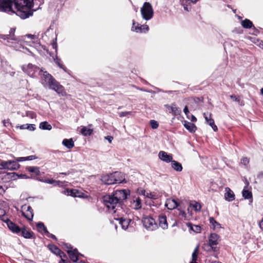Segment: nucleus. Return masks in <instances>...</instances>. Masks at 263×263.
<instances>
[{
    "label": "nucleus",
    "instance_id": "nucleus-1",
    "mask_svg": "<svg viewBox=\"0 0 263 263\" xmlns=\"http://www.w3.org/2000/svg\"><path fill=\"white\" fill-rule=\"evenodd\" d=\"M14 9L12 7L13 3L11 0H1L0 11L10 14L15 13L22 19L32 15V0H14Z\"/></svg>",
    "mask_w": 263,
    "mask_h": 263
},
{
    "label": "nucleus",
    "instance_id": "nucleus-2",
    "mask_svg": "<svg viewBox=\"0 0 263 263\" xmlns=\"http://www.w3.org/2000/svg\"><path fill=\"white\" fill-rule=\"evenodd\" d=\"M127 193L125 190H117L112 194L103 197V202L110 212L114 213L121 210V203L127 198Z\"/></svg>",
    "mask_w": 263,
    "mask_h": 263
},
{
    "label": "nucleus",
    "instance_id": "nucleus-3",
    "mask_svg": "<svg viewBox=\"0 0 263 263\" xmlns=\"http://www.w3.org/2000/svg\"><path fill=\"white\" fill-rule=\"evenodd\" d=\"M39 75L41 77L42 84L44 87H48L50 89L53 90L62 96H65L66 95L64 87L57 81L47 71H44L42 68L40 69Z\"/></svg>",
    "mask_w": 263,
    "mask_h": 263
},
{
    "label": "nucleus",
    "instance_id": "nucleus-4",
    "mask_svg": "<svg viewBox=\"0 0 263 263\" xmlns=\"http://www.w3.org/2000/svg\"><path fill=\"white\" fill-rule=\"evenodd\" d=\"M3 220L7 223L8 228L13 233L20 234V235L27 239H30L33 237V233L30 231L23 228L21 229L18 226L11 221L9 219Z\"/></svg>",
    "mask_w": 263,
    "mask_h": 263
},
{
    "label": "nucleus",
    "instance_id": "nucleus-5",
    "mask_svg": "<svg viewBox=\"0 0 263 263\" xmlns=\"http://www.w3.org/2000/svg\"><path fill=\"white\" fill-rule=\"evenodd\" d=\"M141 13L142 18L146 20H150L154 15V10L152 5L148 2H145L141 8Z\"/></svg>",
    "mask_w": 263,
    "mask_h": 263
},
{
    "label": "nucleus",
    "instance_id": "nucleus-6",
    "mask_svg": "<svg viewBox=\"0 0 263 263\" xmlns=\"http://www.w3.org/2000/svg\"><path fill=\"white\" fill-rule=\"evenodd\" d=\"M4 39L7 40L8 43L12 44V46L16 50H19L21 48L20 40L15 36L14 29H11L9 34L5 35Z\"/></svg>",
    "mask_w": 263,
    "mask_h": 263
},
{
    "label": "nucleus",
    "instance_id": "nucleus-7",
    "mask_svg": "<svg viewBox=\"0 0 263 263\" xmlns=\"http://www.w3.org/2000/svg\"><path fill=\"white\" fill-rule=\"evenodd\" d=\"M22 70L30 77L34 78L35 73L40 69L39 67L32 64L29 63L22 66Z\"/></svg>",
    "mask_w": 263,
    "mask_h": 263
},
{
    "label": "nucleus",
    "instance_id": "nucleus-8",
    "mask_svg": "<svg viewBox=\"0 0 263 263\" xmlns=\"http://www.w3.org/2000/svg\"><path fill=\"white\" fill-rule=\"evenodd\" d=\"M143 226L148 231H154L157 229L158 226L155 219L151 217H144L142 220Z\"/></svg>",
    "mask_w": 263,
    "mask_h": 263
},
{
    "label": "nucleus",
    "instance_id": "nucleus-9",
    "mask_svg": "<svg viewBox=\"0 0 263 263\" xmlns=\"http://www.w3.org/2000/svg\"><path fill=\"white\" fill-rule=\"evenodd\" d=\"M19 167V164L15 160L1 161L0 163L1 169L14 170L18 168Z\"/></svg>",
    "mask_w": 263,
    "mask_h": 263
},
{
    "label": "nucleus",
    "instance_id": "nucleus-10",
    "mask_svg": "<svg viewBox=\"0 0 263 263\" xmlns=\"http://www.w3.org/2000/svg\"><path fill=\"white\" fill-rule=\"evenodd\" d=\"M21 212L23 215L28 220L31 221L33 217V210L32 208L28 205L24 204L22 206Z\"/></svg>",
    "mask_w": 263,
    "mask_h": 263
},
{
    "label": "nucleus",
    "instance_id": "nucleus-11",
    "mask_svg": "<svg viewBox=\"0 0 263 263\" xmlns=\"http://www.w3.org/2000/svg\"><path fill=\"white\" fill-rule=\"evenodd\" d=\"M66 246V248L68 249L67 253L68 254L69 258L72 261L77 262L78 260V256H83L82 254L78 252L77 249H72V248L68 247L67 244Z\"/></svg>",
    "mask_w": 263,
    "mask_h": 263
},
{
    "label": "nucleus",
    "instance_id": "nucleus-12",
    "mask_svg": "<svg viewBox=\"0 0 263 263\" xmlns=\"http://www.w3.org/2000/svg\"><path fill=\"white\" fill-rule=\"evenodd\" d=\"M219 238V236L218 235L215 233L211 234L209 239V246H208V247H210L214 251H215L216 248L214 246L218 244Z\"/></svg>",
    "mask_w": 263,
    "mask_h": 263
},
{
    "label": "nucleus",
    "instance_id": "nucleus-13",
    "mask_svg": "<svg viewBox=\"0 0 263 263\" xmlns=\"http://www.w3.org/2000/svg\"><path fill=\"white\" fill-rule=\"evenodd\" d=\"M136 22L133 21V26L132 27V30L138 33L146 32L148 30V26L147 25H143L139 26V24L136 25Z\"/></svg>",
    "mask_w": 263,
    "mask_h": 263
},
{
    "label": "nucleus",
    "instance_id": "nucleus-14",
    "mask_svg": "<svg viewBox=\"0 0 263 263\" xmlns=\"http://www.w3.org/2000/svg\"><path fill=\"white\" fill-rule=\"evenodd\" d=\"M159 158L166 163L171 162L173 160L172 154H168L164 151H160L158 154Z\"/></svg>",
    "mask_w": 263,
    "mask_h": 263
},
{
    "label": "nucleus",
    "instance_id": "nucleus-15",
    "mask_svg": "<svg viewBox=\"0 0 263 263\" xmlns=\"http://www.w3.org/2000/svg\"><path fill=\"white\" fill-rule=\"evenodd\" d=\"M115 219L119 221V223L121 224L123 230H126L128 228L131 220L129 218H124L122 217L115 218Z\"/></svg>",
    "mask_w": 263,
    "mask_h": 263
},
{
    "label": "nucleus",
    "instance_id": "nucleus-16",
    "mask_svg": "<svg viewBox=\"0 0 263 263\" xmlns=\"http://www.w3.org/2000/svg\"><path fill=\"white\" fill-rule=\"evenodd\" d=\"M102 182L106 184L110 185L115 184V179L113 174H106L102 177Z\"/></svg>",
    "mask_w": 263,
    "mask_h": 263
},
{
    "label": "nucleus",
    "instance_id": "nucleus-17",
    "mask_svg": "<svg viewBox=\"0 0 263 263\" xmlns=\"http://www.w3.org/2000/svg\"><path fill=\"white\" fill-rule=\"evenodd\" d=\"M48 248L51 251H52L54 254L59 255L61 258L66 257V254L60 250L56 246L54 245H49Z\"/></svg>",
    "mask_w": 263,
    "mask_h": 263
},
{
    "label": "nucleus",
    "instance_id": "nucleus-18",
    "mask_svg": "<svg viewBox=\"0 0 263 263\" xmlns=\"http://www.w3.org/2000/svg\"><path fill=\"white\" fill-rule=\"evenodd\" d=\"M224 199L229 202L235 199V194L229 187L225 188Z\"/></svg>",
    "mask_w": 263,
    "mask_h": 263
},
{
    "label": "nucleus",
    "instance_id": "nucleus-19",
    "mask_svg": "<svg viewBox=\"0 0 263 263\" xmlns=\"http://www.w3.org/2000/svg\"><path fill=\"white\" fill-rule=\"evenodd\" d=\"M52 35V43L51 45L53 48V49H54L55 50V51H57L58 48V45L57 43L56 42L57 41V35L53 32L52 30H48L45 33V36H47L48 35Z\"/></svg>",
    "mask_w": 263,
    "mask_h": 263
},
{
    "label": "nucleus",
    "instance_id": "nucleus-20",
    "mask_svg": "<svg viewBox=\"0 0 263 263\" xmlns=\"http://www.w3.org/2000/svg\"><path fill=\"white\" fill-rule=\"evenodd\" d=\"M165 205L168 210H173L177 208L179 204L174 199L169 198L166 200Z\"/></svg>",
    "mask_w": 263,
    "mask_h": 263
},
{
    "label": "nucleus",
    "instance_id": "nucleus-21",
    "mask_svg": "<svg viewBox=\"0 0 263 263\" xmlns=\"http://www.w3.org/2000/svg\"><path fill=\"white\" fill-rule=\"evenodd\" d=\"M131 207L136 210H138L142 207L141 200L139 197H135L131 201Z\"/></svg>",
    "mask_w": 263,
    "mask_h": 263
},
{
    "label": "nucleus",
    "instance_id": "nucleus-22",
    "mask_svg": "<svg viewBox=\"0 0 263 263\" xmlns=\"http://www.w3.org/2000/svg\"><path fill=\"white\" fill-rule=\"evenodd\" d=\"M92 124H89L88 126H82L80 133L84 136H90L93 132V129L91 128Z\"/></svg>",
    "mask_w": 263,
    "mask_h": 263
},
{
    "label": "nucleus",
    "instance_id": "nucleus-23",
    "mask_svg": "<svg viewBox=\"0 0 263 263\" xmlns=\"http://www.w3.org/2000/svg\"><path fill=\"white\" fill-rule=\"evenodd\" d=\"M113 174L115 183H120L124 182L125 178L121 172H116Z\"/></svg>",
    "mask_w": 263,
    "mask_h": 263
},
{
    "label": "nucleus",
    "instance_id": "nucleus-24",
    "mask_svg": "<svg viewBox=\"0 0 263 263\" xmlns=\"http://www.w3.org/2000/svg\"><path fill=\"white\" fill-rule=\"evenodd\" d=\"M165 106L170 110V112L175 116L179 115L181 113V110L176 106L175 104H172L171 106L166 105Z\"/></svg>",
    "mask_w": 263,
    "mask_h": 263
},
{
    "label": "nucleus",
    "instance_id": "nucleus-25",
    "mask_svg": "<svg viewBox=\"0 0 263 263\" xmlns=\"http://www.w3.org/2000/svg\"><path fill=\"white\" fill-rule=\"evenodd\" d=\"M159 226L163 229H167L168 225L166 220V217L165 215H162L159 217Z\"/></svg>",
    "mask_w": 263,
    "mask_h": 263
},
{
    "label": "nucleus",
    "instance_id": "nucleus-26",
    "mask_svg": "<svg viewBox=\"0 0 263 263\" xmlns=\"http://www.w3.org/2000/svg\"><path fill=\"white\" fill-rule=\"evenodd\" d=\"M182 6L184 7V9L187 11H189L191 10V7L189 6L192 3H195L198 0H180Z\"/></svg>",
    "mask_w": 263,
    "mask_h": 263
},
{
    "label": "nucleus",
    "instance_id": "nucleus-27",
    "mask_svg": "<svg viewBox=\"0 0 263 263\" xmlns=\"http://www.w3.org/2000/svg\"><path fill=\"white\" fill-rule=\"evenodd\" d=\"M183 125L185 128L191 133H194L197 129V127L195 125L190 122L185 121H184Z\"/></svg>",
    "mask_w": 263,
    "mask_h": 263
},
{
    "label": "nucleus",
    "instance_id": "nucleus-28",
    "mask_svg": "<svg viewBox=\"0 0 263 263\" xmlns=\"http://www.w3.org/2000/svg\"><path fill=\"white\" fill-rule=\"evenodd\" d=\"M62 144L68 149H71L74 145V142L72 138L64 139L62 141Z\"/></svg>",
    "mask_w": 263,
    "mask_h": 263
},
{
    "label": "nucleus",
    "instance_id": "nucleus-29",
    "mask_svg": "<svg viewBox=\"0 0 263 263\" xmlns=\"http://www.w3.org/2000/svg\"><path fill=\"white\" fill-rule=\"evenodd\" d=\"M171 165L172 168L177 172H181L182 170L181 164L176 161L172 160Z\"/></svg>",
    "mask_w": 263,
    "mask_h": 263
},
{
    "label": "nucleus",
    "instance_id": "nucleus-30",
    "mask_svg": "<svg viewBox=\"0 0 263 263\" xmlns=\"http://www.w3.org/2000/svg\"><path fill=\"white\" fill-rule=\"evenodd\" d=\"M40 128L43 130H50L52 129L51 125L49 124L47 121L42 122L40 124Z\"/></svg>",
    "mask_w": 263,
    "mask_h": 263
},
{
    "label": "nucleus",
    "instance_id": "nucleus-31",
    "mask_svg": "<svg viewBox=\"0 0 263 263\" xmlns=\"http://www.w3.org/2000/svg\"><path fill=\"white\" fill-rule=\"evenodd\" d=\"M187 226L191 230L196 232L199 233L201 231V227L198 225H193L191 223H187Z\"/></svg>",
    "mask_w": 263,
    "mask_h": 263
},
{
    "label": "nucleus",
    "instance_id": "nucleus-32",
    "mask_svg": "<svg viewBox=\"0 0 263 263\" xmlns=\"http://www.w3.org/2000/svg\"><path fill=\"white\" fill-rule=\"evenodd\" d=\"M209 221L214 229H220L221 228V224L216 221L213 217H211L209 219Z\"/></svg>",
    "mask_w": 263,
    "mask_h": 263
},
{
    "label": "nucleus",
    "instance_id": "nucleus-33",
    "mask_svg": "<svg viewBox=\"0 0 263 263\" xmlns=\"http://www.w3.org/2000/svg\"><path fill=\"white\" fill-rule=\"evenodd\" d=\"M241 25L245 28H251L253 26V23L248 19H245L241 21Z\"/></svg>",
    "mask_w": 263,
    "mask_h": 263
},
{
    "label": "nucleus",
    "instance_id": "nucleus-34",
    "mask_svg": "<svg viewBox=\"0 0 263 263\" xmlns=\"http://www.w3.org/2000/svg\"><path fill=\"white\" fill-rule=\"evenodd\" d=\"M242 196L245 199H251L252 198V194L251 191L246 190L244 189L242 192Z\"/></svg>",
    "mask_w": 263,
    "mask_h": 263
},
{
    "label": "nucleus",
    "instance_id": "nucleus-35",
    "mask_svg": "<svg viewBox=\"0 0 263 263\" xmlns=\"http://www.w3.org/2000/svg\"><path fill=\"white\" fill-rule=\"evenodd\" d=\"M36 227L39 231L42 232L43 231L45 233H49V232L47 231V229L45 227L44 224L42 222H39L36 224Z\"/></svg>",
    "mask_w": 263,
    "mask_h": 263
},
{
    "label": "nucleus",
    "instance_id": "nucleus-36",
    "mask_svg": "<svg viewBox=\"0 0 263 263\" xmlns=\"http://www.w3.org/2000/svg\"><path fill=\"white\" fill-rule=\"evenodd\" d=\"M27 170L31 173H33L36 175H39L40 169L39 167L36 166H29L27 167Z\"/></svg>",
    "mask_w": 263,
    "mask_h": 263
},
{
    "label": "nucleus",
    "instance_id": "nucleus-37",
    "mask_svg": "<svg viewBox=\"0 0 263 263\" xmlns=\"http://www.w3.org/2000/svg\"><path fill=\"white\" fill-rule=\"evenodd\" d=\"M190 206L192 207L196 211H199L201 210V205L197 202L194 201L190 204Z\"/></svg>",
    "mask_w": 263,
    "mask_h": 263
},
{
    "label": "nucleus",
    "instance_id": "nucleus-38",
    "mask_svg": "<svg viewBox=\"0 0 263 263\" xmlns=\"http://www.w3.org/2000/svg\"><path fill=\"white\" fill-rule=\"evenodd\" d=\"M54 62L60 68L63 69L64 71H66L65 67L63 64L61 63V60L59 59L57 57L54 58Z\"/></svg>",
    "mask_w": 263,
    "mask_h": 263
},
{
    "label": "nucleus",
    "instance_id": "nucleus-39",
    "mask_svg": "<svg viewBox=\"0 0 263 263\" xmlns=\"http://www.w3.org/2000/svg\"><path fill=\"white\" fill-rule=\"evenodd\" d=\"M146 197H147L148 198H151L152 199H156L158 198V195H157L156 193H152V192H147Z\"/></svg>",
    "mask_w": 263,
    "mask_h": 263
},
{
    "label": "nucleus",
    "instance_id": "nucleus-40",
    "mask_svg": "<svg viewBox=\"0 0 263 263\" xmlns=\"http://www.w3.org/2000/svg\"><path fill=\"white\" fill-rule=\"evenodd\" d=\"M210 126H211V127L212 128V129L215 131H217L218 128H217V126L214 123V120L212 119H210L209 122L207 123Z\"/></svg>",
    "mask_w": 263,
    "mask_h": 263
},
{
    "label": "nucleus",
    "instance_id": "nucleus-41",
    "mask_svg": "<svg viewBox=\"0 0 263 263\" xmlns=\"http://www.w3.org/2000/svg\"><path fill=\"white\" fill-rule=\"evenodd\" d=\"M150 124L152 126V128L153 129L157 128L159 126L158 122L154 120H151Z\"/></svg>",
    "mask_w": 263,
    "mask_h": 263
},
{
    "label": "nucleus",
    "instance_id": "nucleus-42",
    "mask_svg": "<svg viewBox=\"0 0 263 263\" xmlns=\"http://www.w3.org/2000/svg\"><path fill=\"white\" fill-rule=\"evenodd\" d=\"M203 116L206 121V123H208L209 122L210 119H212V118H211V114H210V113L204 112L203 114Z\"/></svg>",
    "mask_w": 263,
    "mask_h": 263
},
{
    "label": "nucleus",
    "instance_id": "nucleus-43",
    "mask_svg": "<svg viewBox=\"0 0 263 263\" xmlns=\"http://www.w3.org/2000/svg\"><path fill=\"white\" fill-rule=\"evenodd\" d=\"M26 116L31 119H34L36 117V114L32 111H28L26 112Z\"/></svg>",
    "mask_w": 263,
    "mask_h": 263
},
{
    "label": "nucleus",
    "instance_id": "nucleus-44",
    "mask_svg": "<svg viewBox=\"0 0 263 263\" xmlns=\"http://www.w3.org/2000/svg\"><path fill=\"white\" fill-rule=\"evenodd\" d=\"M249 162V159L247 157H243L241 159V163L245 165H247Z\"/></svg>",
    "mask_w": 263,
    "mask_h": 263
},
{
    "label": "nucleus",
    "instance_id": "nucleus-45",
    "mask_svg": "<svg viewBox=\"0 0 263 263\" xmlns=\"http://www.w3.org/2000/svg\"><path fill=\"white\" fill-rule=\"evenodd\" d=\"M119 115L120 117H123L124 116L132 115V112H130V111L120 112L119 113Z\"/></svg>",
    "mask_w": 263,
    "mask_h": 263
},
{
    "label": "nucleus",
    "instance_id": "nucleus-46",
    "mask_svg": "<svg viewBox=\"0 0 263 263\" xmlns=\"http://www.w3.org/2000/svg\"><path fill=\"white\" fill-rule=\"evenodd\" d=\"M27 129L30 130V131H33L35 129V125L34 124H27Z\"/></svg>",
    "mask_w": 263,
    "mask_h": 263
},
{
    "label": "nucleus",
    "instance_id": "nucleus-47",
    "mask_svg": "<svg viewBox=\"0 0 263 263\" xmlns=\"http://www.w3.org/2000/svg\"><path fill=\"white\" fill-rule=\"evenodd\" d=\"M183 111H184V114H185V115L186 116L187 118L188 119H190L189 110V109H188V107L187 106H185V107L184 108Z\"/></svg>",
    "mask_w": 263,
    "mask_h": 263
},
{
    "label": "nucleus",
    "instance_id": "nucleus-48",
    "mask_svg": "<svg viewBox=\"0 0 263 263\" xmlns=\"http://www.w3.org/2000/svg\"><path fill=\"white\" fill-rule=\"evenodd\" d=\"M138 194L139 195H143L145 197H146V195L147 192L145 190H142V189L141 190H138Z\"/></svg>",
    "mask_w": 263,
    "mask_h": 263
},
{
    "label": "nucleus",
    "instance_id": "nucleus-49",
    "mask_svg": "<svg viewBox=\"0 0 263 263\" xmlns=\"http://www.w3.org/2000/svg\"><path fill=\"white\" fill-rule=\"evenodd\" d=\"M17 163L18 162H21V161H27L26 160V157H18V158H17L16 159V160H15Z\"/></svg>",
    "mask_w": 263,
    "mask_h": 263
},
{
    "label": "nucleus",
    "instance_id": "nucleus-50",
    "mask_svg": "<svg viewBox=\"0 0 263 263\" xmlns=\"http://www.w3.org/2000/svg\"><path fill=\"white\" fill-rule=\"evenodd\" d=\"M44 182L48 183V184H54V182H55V180L53 179H47L44 181Z\"/></svg>",
    "mask_w": 263,
    "mask_h": 263
},
{
    "label": "nucleus",
    "instance_id": "nucleus-51",
    "mask_svg": "<svg viewBox=\"0 0 263 263\" xmlns=\"http://www.w3.org/2000/svg\"><path fill=\"white\" fill-rule=\"evenodd\" d=\"M5 211L0 206V218L5 216Z\"/></svg>",
    "mask_w": 263,
    "mask_h": 263
},
{
    "label": "nucleus",
    "instance_id": "nucleus-52",
    "mask_svg": "<svg viewBox=\"0 0 263 263\" xmlns=\"http://www.w3.org/2000/svg\"><path fill=\"white\" fill-rule=\"evenodd\" d=\"M178 210H179V216H181L182 217L185 218L186 215L185 212L182 210H180V209H178Z\"/></svg>",
    "mask_w": 263,
    "mask_h": 263
},
{
    "label": "nucleus",
    "instance_id": "nucleus-53",
    "mask_svg": "<svg viewBox=\"0 0 263 263\" xmlns=\"http://www.w3.org/2000/svg\"><path fill=\"white\" fill-rule=\"evenodd\" d=\"M35 159V156L31 155L28 157H26L27 160H32Z\"/></svg>",
    "mask_w": 263,
    "mask_h": 263
},
{
    "label": "nucleus",
    "instance_id": "nucleus-54",
    "mask_svg": "<svg viewBox=\"0 0 263 263\" xmlns=\"http://www.w3.org/2000/svg\"><path fill=\"white\" fill-rule=\"evenodd\" d=\"M45 234L47 235V236H48L51 238L57 239L56 237L53 234H50L49 232V233H45Z\"/></svg>",
    "mask_w": 263,
    "mask_h": 263
},
{
    "label": "nucleus",
    "instance_id": "nucleus-55",
    "mask_svg": "<svg viewBox=\"0 0 263 263\" xmlns=\"http://www.w3.org/2000/svg\"><path fill=\"white\" fill-rule=\"evenodd\" d=\"M77 192L76 190H71L70 191V195L71 196H76V192Z\"/></svg>",
    "mask_w": 263,
    "mask_h": 263
},
{
    "label": "nucleus",
    "instance_id": "nucleus-56",
    "mask_svg": "<svg viewBox=\"0 0 263 263\" xmlns=\"http://www.w3.org/2000/svg\"><path fill=\"white\" fill-rule=\"evenodd\" d=\"M105 139H107L109 143H111L113 139V137L111 136H108L105 137Z\"/></svg>",
    "mask_w": 263,
    "mask_h": 263
},
{
    "label": "nucleus",
    "instance_id": "nucleus-57",
    "mask_svg": "<svg viewBox=\"0 0 263 263\" xmlns=\"http://www.w3.org/2000/svg\"><path fill=\"white\" fill-rule=\"evenodd\" d=\"M26 36L28 37H29V38H30L31 39H36V36L35 35H32V34H29L26 35Z\"/></svg>",
    "mask_w": 263,
    "mask_h": 263
},
{
    "label": "nucleus",
    "instance_id": "nucleus-58",
    "mask_svg": "<svg viewBox=\"0 0 263 263\" xmlns=\"http://www.w3.org/2000/svg\"><path fill=\"white\" fill-rule=\"evenodd\" d=\"M27 124H25L20 126L19 127L21 129H27Z\"/></svg>",
    "mask_w": 263,
    "mask_h": 263
},
{
    "label": "nucleus",
    "instance_id": "nucleus-59",
    "mask_svg": "<svg viewBox=\"0 0 263 263\" xmlns=\"http://www.w3.org/2000/svg\"><path fill=\"white\" fill-rule=\"evenodd\" d=\"M259 228L263 230V218L262 220L259 222Z\"/></svg>",
    "mask_w": 263,
    "mask_h": 263
},
{
    "label": "nucleus",
    "instance_id": "nucleus-60",
    "mask_svg": "<svg viewBox=\"0 0 263 263\" xmlns=\"http://www.w3.org/2000/svg\"><path fill=\"white\" fill-rule=\"evenodd\" d=\"M189 119H191V120L193 122H195L197 120L196 117L194 115H191V118Z\"/></svg>",
    "mask_w": 263,
    "mask_h": 263
},
{
    "label": "nucleus",
    "instance_id": "nucleus-61",
    "mask_svg": "<svg viewBox=\"0 0 263 263\" xmlns=\"http://www.w3.org/2000/svg\"><path fill=\"white\" fill-rule=\"evenodd\" d=\"M59 263H70L69 261H68L63 258V257L61 258V260L60 261Z\"/></svg>",
    "mask_w": 263,
    "mask_h": 263
},
{
    "label": "nucleus",
    "instance_id": "nucleus-62",
    "mask_svg": "<svg viewBox=\"0 0 263 263\" xmlns=\"http://www.w3.org/2000/svg\"><path fill=\"white\" fill-rule=\"evenodd\" d=\"M231 98L233 99L235 101H239V100L234 95L231 96Z\"/></svg>",
    "mask_w": 263,
    "mask_h": 263
},
{
    "label": "nucleus",
    "instance_id": "nucleus-63",
    "mask_svg": "<svg viewBox=\"0 0 263 263\" xmlns=\"http://www.w3.org/2000/svg\"><path fill=\"white\" fill-rule=\"evenodd\" d=\"M54 183L55 184V185L61 186L62 182H61L60 181H55Z\"/></svg>",
    "mask_w": 263,
    "mask_h": 263
},
{
    "label": "nucleus",
    "instance_id": "nucleus-64",
    "mask_svg": "<svg viewBox=\"0 0 263 263\" xmlns=\"http://www.w3.org/2000/svg\"><path fill=\"white\" fill-rule=\"evenodd\" d=\"M259 46L260 47L263 48V42H261L259 43Z\"/></svg>",
    "mask_w": 263,
    "mask_h": 263
}]
</instances>
